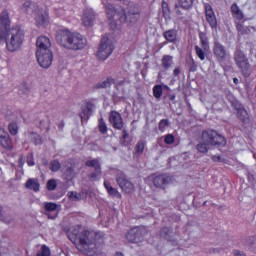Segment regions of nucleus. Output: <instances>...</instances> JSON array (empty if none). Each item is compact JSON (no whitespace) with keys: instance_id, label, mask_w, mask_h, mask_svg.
Instances as JSON below:
<instances>
[{"instance_id":"obj_1","label":"nucleus","mask_w":256,"mask_h":256,"mask_svg":"<svg viewBox=\"0 0 256 256\" xmlns=\"http://www.w3.org/2000/svg\"><path fill=\"white\" fill-rule=\"evenodd\" d=\"M68 238L74 243L80 253L88 256L97 255L99 253L98 241H103L101 234L87 230L80 232L79 226L70 227Z\"/></svg>"},{"instance_id":"obj_2","label":"nucleus","mask_w":256,"mask_h":256,"mask_svg":"<svg viewBox=\"0 0 256 256\" xmlns=\"http://www.w3.org/2000/svg\"><path fill=\"white\" fill-rule=\"evenodd\" d=\"M106 13L112 29H117V21H119V23H127V25H135L141 17L139 7L135 4H131L128 7V12H126L122 7L115 9L112 4H107Z\"/></svg>"},{"instance_id":"obj_3","label":"nucleus","mask_w":256,"mask_h":256,"mask_svg":"<svg viewBox=\"0 0 256 256\" xmlns=\"http://www.w3.org/2000/svg\"><path fill=\"white\" fill-rule=\"evenodd\" d=\"M227 139L219 132L213 129L203 130L200 134L196 149L199 153H209L211 147H225Z\"/></svg>"},{"instance_id":"obj_4","label":"nucleus","mask_w":256,"mask_h":256,"mask_svg":"<svg viewBox=\"0 0 256 256\" xmlns=\"http://www.w3.org/2000/svg\"><path fill=\"white\" fill-rule=\"evenodd\" d=\"M56 41L61 47L72 51H79L87 47V38L81 34H75L68 29H60L56 32Z\"/></svg>"},{"instance_id":"obj_5","label":"nucleus","mask_w":256,"mask_h":256,"mask_svg":"<svg viewBox=\"0 0 256 256\" xmlns=\"http://www.w3.org/2000/svg\"><path fill=\"white\" fill-rule=\"evenodd\" d=\"M25 38V34L21 28H10L8 35L6 36V47L8 51L11 53L15 51H19L21 49V45H23V39Z\"/></svg>"},{"instance_id":"obj_6","label":"nucleus","mask_w":256,"mask_h":256,"mask_svg":"<svg viewBox=\"0 0 256 256\" xmlns=\"http://www.w3.org/2000/svg\"><path fill=\"white\" fill-rule=\"evenodd\" d=\"M234 61L244 77L251 75V64H249V59L244 51L236 50L234 53Z\"/></svg>"},{"instance_id":"obj_7","label":"nucleus","mask_w":256,"mask_h":256,"mask_svg":"<svg viewBox=\"0 0 256 256\" xmlns=\"http://www.w3.org/2000/svg\"><path fill=\"white\" fill-rule=\"evenodd\" d=\"M115 47L113 46V42L110 41L107 37H102L98 51L96 52V57L99 61H105L109 59L110 55L113 53Z\"/></svg>"},{"instance_id":"obj_8","label":"nucleus","mask_w":256,"mask_h":256,"mask_svg":"<svg viewBox=\"0 0 256 256\" xmlns=\"http://www.w3.org/2000/svg\"><path fill=\"white\" fill-rule=\"evenodd\" d=\"M213 55L217 63L220 64L225 63V61L229 59V51H227V48L218 41L214 42Z\"/></svg>"},{"instance_id":"obj_9","label":"nucleus","mask_w":256,"mask_h":256,"mask_svg":"<svg viewBox=\"0 0 256 256\" xmlns=\"http://www.w3.org/2000/svg\"><path fill=\"white\" fill-rule=\"evenodd\" d=\"M37 61L43 69H49L53 63V51L36 52Z\"/></svg>"},{"instance_id":"obj_10","label":"nucleus","mask_w":256,"mask_h":256,"mask_svg":"<svg viewBox=\"0 0 256 256\" xmlns=\"http://www.w3.org/2000/svg\"><path fill=\"white\" fill-rule=\"evenodd\" d=\"M145 237V230L143 228H133L126 233L125 239L128 243H142Z\"/></svg>"},{"instance_id":"obj_11","label":"nucleus","mask_w":256,"mask_h":256,"mask_svg":"<svg viewBox=\"0 0 256 256\" xmlns=\"http://www.w3.org/2000/svg\"><path fill=\"white\" fill-rule=\"evenodd\" d=\"M10 25L9 15L2 13L0 16V39H5L9 35V31H11V28H9Z\"/></svg>"},{"instance_id":"obj_12","label":"nucleus","mask_w":256,"mask_h":256,"mask_svg":"<svg viewBox=\"0 0 256 256\" xmlns=\"http://www.w3.org/2000/svg\"><path fill=\"white\" fill-rule=\"evenodd\" d=\"M109 123L112 125L114 129L121 131L123 127H125V123L123 122V117H121V113L117 111H111L109 115Z\"/></svg>"},{"instance_id":"obj_13","label":"nucleus","mask_w":256,"mask_h":256,"mask_svg":"<svg viewBox=\"0 0 256 256\" xmlns=\"http://www.w3.org/2000/svg\"><path fill=\"white\" fill-rule=\"evenodd\" d=\"M59 205L55 202H46L44 203V215L48 217V219H57V215H59Z\"/></svg>"},{"instance_id":"obj_14","label":"nucleus","mask_w":256,"mask_h":256,"mask_svg":"<svg viewBox=\"0 0 256 256\" xmlns=\"http://www.w3.org/2000/svg\"><path fill=\"white\" fill-rule=\"evenodd\" d=\"M116 183L124 191V193H133L135 191V185L131 181L127 180L124 175H120L116 178Z\"/></svg>"},{"instance_id":"obj_15","label":"nucleus","mask_w":256,"mask_h":256,"mask_svg":"<svg viewBox=\"0 0 256 256\" xmlns=\"http://www.w3.org/2000/svg\"><path fill=\"white\" fill-rule=\"evenodd\" d=\"M36 53L51 51V40L47 36H40L36 41Z\"/></svg>"},{"instance_id":"obj_16","label":"nucleus","mask_w":256,"mask_h":256,"mask_svg":"<svg viewBox=\"0 0 256 256\" xmlns=\"http://www.w3.org/2000/svg\"><path fill=\"white\" fill-rule=\"evenodd\" d=\"M160 237L161 239H165V241H169L170 243L177 242V233L173 231V227H163L160 229Z\"/></svg>"},{"instance_id":"obj_17","label":"nucleus","mask_w":256,"mask_h":256,"mask_svg":"<svg viewBox=\"0 0 256 256\" xmlns=\"http://www.w3.org/2000/svg\"><path fill=\"white\" fill-rule=\"evenodd\" d=\"M0 145L9 151L13 149V140L11 136H9V133L3 128H0Z\"/></svg>"},{"instance_id":"obj_18","label":"nucleus","mask_w":256,"mask_h":256,"mask_svg":"<svg viewBox=\"0 0 256 256\" xmlns=\"http://www.w3.org/2000/svg\"><path fill=\"white\" fill-rule=\"evenodd\" d=\"M171 183V177L163 174L153 178V185L158 189H165L166 185Z\"/></svg>"},{"instance_id":"obj_19","label":"nucleus","mask_w":256,"mask_h":256,"mask_svg":"<svg viewBox=\"0 0 256 256\" xmlns=\"http://www.w3.org/2000/svg\"><path fill=\"white\" fill-rule=\"evenodd\" d=\"M95 21V12L93 9H86L84 10L82 16V23L85 27H92Z\"/></svg>"},{"instance_id":"obj_20","label":"nucleus","mask_w":256,"mask_h":256,"mask_svg":"<svg viewBox=\"0 0 256 256\" xmlns=\"http://www.w3.org/2000/svg\"><path fill=\"white\" fill-rule=\"evenodd\" d=\"M237 111V117L243 125H249L251 119L249 118V113H247V110L243 108V106H239L236 108Z\"/></svg>"},{"instance_id":"obj_21","label":"nucleus","mask_w":256,"mask_h":256,"mask_svg":"<svg viewBox=\"0 0 256 256\" xmlns=\"http://www.w3.org/2000/svg\"><path fill=\"white\" fill-rule=\"evenodd\" d=\"M163 37L168 43H173V45H177V42L179 41L177 39V29H170L164 31Z\"/></svg>"},{"instance_id":"obj_22","label":"nucleus","mask_w":256,"mask_h":256,"mask_svg":"<svg viewBox=\"0 0 256 256\" xmlns=\"http://www.w3.org/2000/svg\"><path fill=\"white\" fill-rule=\"evenodd\" d=\"M91 115H93V104L89 103L82 107V112L80 113L82 123L84 121H89V117H91Z\"/></svg>"},{"instance_id":"obj_23","label":"nucleus","mask_w":256,"mask_h":256,"mask_svg":"<svg viewBox=\"0 0 256 256\" xmlns=\"http://www.w3.org/2000/svg\"><path fill=\"white\" fill-rule=\"evenodd\" d=\"M40 187L41 184L37 178H29L25 183V188L34 191L35 193L39 192Z\"/></svg>"},{"instance_id":"obj_24","label":"nucleus","mask_w":256,"mask_h":256,"mask_svg":"<svg viewBox=\"0 0 256 256\" xmlns=\"http://www.w3.org/2000/svg\"><path fill=\"white\" fill-rule=\"evenodd\" d=\"M26 136L31 141V143H34V145H42L43 143V137L37 132H28L26 133Z\"/></svg>"},{"instance_id":"obj_25","label":"nucleus","mask_w":256,"mask_h":256,"mask_svg":"<svg viewBox=\"0 0 256 256\" xmlns=\"http://www.w3.org/2000/svg\"><path fill=\"white\" fill-rule=\"evenodd\" d=\"M111 85H115V79L108 77L106 80L94 85V89H109Z\"/></svg>"},{"instance_id":"obj_26","label":"nucleus","mask_w":256,"mask_h":256,"mask_svg":"<svg viewBox=\"0 0 256 256\" xmlns=\"http://www.w3.org/2000/svg\"><path fill=\"white\" fill-rule=\"evenodd\" d=\"M36 25L38 27H43L49 21V16L47 14L38 13L35 17Z\"/></svg>"},{"instance_id":"obj_27","label":"nucleus","mask_w":256,"mask_h":256,"mask_svg":"<svg viewBox=\"0 0 256 256\" xmlns=\"http://www.w3.org/2000/svg\"><path fill=\"white\" fill-rule=\"evenodd\" d=\"M104 187L110 195H112L113 197H117V199H121V193H119L117 189L111 186V183L109 181L104 182Z\"/></svg>"},{"instance_id":"obj_28","label":"nucleus","mask_w":256,"mask_h":256,"mask_svg":"<svg viewBox=\"0 0 256 256\" xmlns=\"http://www.w3.org/2000/svg\"><path fill=\"white\" fill-rule=\"evenodd\" d=\"M30 93L31 89L29 88V84H27V82L20 84V88L18 90L20 97H29Z\"/></svg>"},{"instance_id":"obj_29","label":"nucleus","mask_w":256,"mask_h":256,"mask_svg":"<svg viewBox=\"0 0 256 256\" xmlns=\"http://www.w3.org/2000/svg\"><path fill=\"white\" fill-rule=\"evenodd\" d=\"M231 11H232L233 17L238 21H242V19L245 18V16L243 15V12L241 11V9H239V6H237V4H233L231 6Z\"/></svg>"},{"instance_id":"obj_30","label":"nucleus","mask_w":256,"mask_h":256,"mask_svg":"<svg viewBox=\"0 0 256 256\" xmlns=\"http://www.w3.org/2000/svg\"><path fill=\"white\" fill-rule=\"evenodd\" d=\"M162 67L165 71L171 69L173 67V56L165 55L162 58Z\"/></svg>"},{"instance_id":"obj_31","label":"nucleus","mask_w":256,"mask_h":256,"mask_svg":"<svg viewBox=\"0 0 256 256\" xmlns=\"http://www.w3.org/2000/svg\"><path fill=\"white\" fill-rule=\"evenodd\" d=\"M0 221H3V223H7V225L13 222V216L9 213H4L3 206H0Z\"/></svg>"},{"instance_id":"obj_32","label":"nucleus","mask_w":256,"mask_h":256,"mask_svg":"<svg viewBox=\"0 0 256 256\" xmlns=\"http://www.w3.org/2000/svg\"><path fill=\"white\" fill-rule=\"evenodd\" d=\"M144 151H145V141L140 140L137 142L135 146L134 155H136V157H140V155H143Z\"/></svg>"},{"instance_id":"obj_33","label":"nucleus","mask_w":256,"mask_h":256,"mask_svg":"<svg viewBox=\"0 0 256 256\" xmlns=\"http://www.w3.org/2000/svg\"><path fill=\"white\" fill-rule=\"evenodd\" d=\"M199 38H200L201 45H202L204 51H209V40L207 39V34L201 32L199 34Z\"/></svg>"},{"instance_id":"obj_34","label":"nucleus","mask_w":256,"mask_h":256,"mask_svg":"<svg viewBox=\"0 0 256 256\" xmlns=\"http://www.w3.org/2000/svg\"><path fill=\"white\" fill-rule=\"evenodd\" d=\"M162 13L165 19H171V9L169 8V4L167 2H162Z\"/></svg>"},{"instance_id":"obj_35","label":"nucleus","mask_w":256,"mask_h":256,"mask_svg":"<svg viewBox=\"0 0 256 256\" xmlns=\"http://www.w3.org/2000/svg\"><path fill=\"white\" fill-rule=\"evenodd\" d=\"M49 169L52 173H57L61 169V162L59 160H52L49 164Z\"/></svg>"},{"instance_id":"obj_36","label":"nucleus","mask_w":256,"mask_h":256,"mask_svg":"<svg viewBox=\"0 0 256 256\" xmlns=\"http://www.w3.org/2000/svg\"><path fill=\"white\" fill-rule=\"evenodd\" d=\"M86 167H93L94 170L101 169V164L99 163V160L93 159V160H87L85 162Z\"/></svg>"},{"instance_id":"obj_37","label":"nucleus","mask_w":256,"mask_h":256,"mask_svg":"<svg viewBox=\"0 0 256 256\" xmlns=\"http://www.w3.org/2000/svg\"><path fill=\"white\" fill-rule=\"evenodd\" d=\"M39 128L42 130H45L46 133H49V131L51 129V120H48V121L40 120Z\"/></svg>"},{"instance_id":"obj_38","label":"nucleus","mask_w":256,"mask_h":256,"mask_svg":"<svg viewBox=\"0 0 256 256\" xmlns=\"http://www.w3.org/2000/svg\"><path fill=\"white\" fill-rule=\"evenodd\" d=\"M153 95L155 99H161V96L163 95V87L161 85L154 86Z\"/></svg>"},{"instance_id":"obj_39","label":"nucleus","mask_w":256,"mask_h":256,"mask_svg":"<svg viewBox=\"0 0 256 256\" xmlns=\"http://www.w3.org/2000/svg\"><path fill=\"white\" fill-rule=\"evenodd\" d=\"M179 5L187 11L193 7V0H179Z\"/></svg>"},{"instance_id":"obj_40","label":"nucleus","mask_w":256,"mask_h":256,"mask_svg":"<svg viewBox=\"0 0 256 256\" xmlns=\"http://www.w3.org/2000/svg\"><path fill=\"white\" fill-rule=\"evenodd\" d=\"M204 9H205L206 18L215 17V11H213V7L211 6V4L206 3L204 5Z\"/></svg>"},{"instance_id":"obj_41","label":"nucleus","mask_w":256,"mask_h":256,"mask_svg":"<svg viewBox=\"0 0 256 256\" xmlns=\"http://www.w3.org/2000/svg\"><path fill=\"white\" fill-rule=\"evenodd\" d=\"M236 29L240 35H248V33L251 31L249 28L243 26L241 23L236 24Z\"/></svg>"},{"instance_id":"obj_42","label":"nucleus","mask_w":256,"mask_h":256,"mask_svg":"<svg viewBox=\"0 0 256 256\" xmlns=\"http://www.w3.org/2000/svg\"><path fill=\"white\" fill-rule=\"evenodd\" d=\"M46 187L48 191H55L57 189V180L56 179L48 180Z\"/></svg>"},{"instance_id":"obj_43","label":"nucleus","mask_w":256,"mask_h":256,"mask_svg":"<svg viewBox=\"0 0 256 256\" xmlns=\"http://www.w3.org/2000/svg\"><path fill=\"white\" fill-rule=\"evenodd\" d=\"M99 177H101V168L94 170V172L89 175L90 181H99Z\"/></svg>"},{"instance_id":"obj_44","label":"nucleus","mask_w":256,"mask_h":256,"mask_svg":"<svg viewBox=\"0 0 256 256\" xmlns=\"http://www.w3.org/2000/svg\"><path fill=\"white\" fill-rule=\"evenodd\" d=\"M36 256H51V249L46 245H43L41 251H39Z\"/></svg>"},{"instance_id":"obj_45","label":"nucleus","mask_w":256,"mask_h":256,"mask_svg":"<svg viewBox=\"0 0 256 256\" xmlns=\"http://www.w3.org/2000/svg\"><path fill=\"white\" fill-rule=\"evenodd\" d=\"M195 52L200 61H205V50L199 46H195Z\"/></svg>"},{"instance_id":"obj_46","label":"nucleus","mask_w":256,"mask_h":256,"mask_svg":"<svg viewBox=\"0 0 256 256\" xmlns=\"http://www.w3.org/2000/svg\"><path fill=\"white\" fill-rule=\"evenodd\" d=\"M207 23H209L210 27H212V29L217 28V17L216 16H210L208 18H206Z\"/></svg>"},{"instance_id":"obj_47","label":"nucleus","mask_w":256,"mask_h":256,"mask_svg":"<svg viewBox=\"0 0 256 256\" xmlns=\"http://www.w3.org/2000/svg\"><path fill=\"white\" fill-rule=\"evenodd\" d=\"M99 130L103 135L107 133V124L105 123V120L103 118L99 119Z\"/></svg>"},{"instance_id":"obj_48","label":"nucleus","mask_w":256,"mask_h":256,"mask_svg":"<svg viewBox=\"0 0 256 256\" xmlns=\"http://www.w3.org/2000/svg\"><path fill=\"white\" fill-rule=\"evenodd\" d=\"M9 132L11 133V135H17L19 129L17 127V123L12 122L9 124L8 126Z\"/></svg>"},{"instance_id":"obj_49","label":"nucleus","mask_w":256,"mask_h":256,"mask_svg":"<svg viewBox=\"0 0 256 256\" xmlns=\"http://www.w3.org/2000/svg\"><path fill=\"white\" fill-rule=\"evenodd\" d=\"M167 127H169V121L167 119H162L158 125L159 131L163 132L165 129H167Z\"/></svg>"},{"instance_id":"obj_50","label":"nucleus","mask_w":256,"mask_h":256,"mask_svg":"<svg viewBox=\"0 0 256 256\" xmlns=\"http://www.w3.org/2000/svg\"><path fill=\"white\" fill-rule=\"evenodd\" d=\"M164 143H166V145H173V143H175V136H173V134H167L164 138Z\"/></svg>"},{"instance_id":"obj_51","label":"nucleus","mask_w":256,"mask_h":256,"mask_svg":"<svg viewBox=\"0 0 256 256\" xmlns=\"http://www.w3.org/2000/svg\"><path fill=\"white\" fill-rule=\"evenodd\" d=\"M68 197H69V199H71V201H80L81 194H79L77 192H69Z\"/></svg>"},{"instance_id":"obj_52","label":"nucleus","mask_w":256,"mask_h":256,"mask_svg":"<svg viewBox=\"0 0 256 256\" xmlns=\"http://www.w3.org/2000/svg\"><path fill=\"white\" fill-rule=\"evenodd\" d=\"M24 7L26 9V11H31V9H35V3L31 2V1H26L24 3Z\"/></svg>"},{"instance_id":"obj_53","label":"nucleus","mask_w":256,"mask_h":256,"mask_svg":"<svg viewBox=\"0 0 256 256\" xmlns=\"http://www.w3.org/2000/svg\"><path fill=\"white\" fill-rule=\"evenodd\" d=\"M190 71H197V64H195L194 60H190Z\"/></svg>"},{"instance_id":"obj_54","label":"nucleus","mask_w":256,"mask_h":256,"mask_svg":"<svg viewBox=\"0 0 256 256\" xmlns=\"http://www.w3.org/2000/svg\"><path fill=\"white\" fill-rule=\"evenodd\" d=\"M27 164L30 167H33V165H35V161L33 160V155H31L30 157L27 158Z\"/></svg>"},{"instance_id":"obj_55","label":"nucleus","mask_w":256,"mask_h":256,"mask_svg":"<svg viewBox=\"0 0 256 256\" xmlns=\"http://www.w3.org/2000/svg\"><path fill=\"white\" fill-rule=\"evenodd\" d=\"M180 73H181V68L178 66L174 69L173 75L174 77H179Z\"/></svg>"},{"instance_id":"obj_56","label":"nucleus","mask_w":256,"mask_h":256,"mask_svg":"<svg viewBox=\"0 0 256 256\" xmlns=\"http://www.w3.org/2000/svg\"><path fill=\"white\" fill-rule=\"evenodd\" d=\"M248 181L249 183H255V176H253L251 173H248Z\"/></svg>"},{"instance_id":"obj_57","label":"nucleus","mask_w":256,"mask_h":256,"mask_svg":"<svg viewBox=\"0 0 256 256\" xmlns=\"http://www.w3.org/2000/svg\"><path fill=\"white\" fill-rule=\"evenodd\" d=\"M129 137V132H127V130H123L122 132V139H127Z\"/></svg>"},{"instance_id":"obj_58","label":"nucleus","mask_w":256,"mask_h":256,"mask_svg":"<svg viewBox=\"0 0 256 256\" xmlns=\"http://www.w3.org/2000/svg\"><path fill=\"white\" fill-rule=\"evenodd\" d=\"M66 173H68V175H73V168L72 167L67 168Z\"/></svg>"},{"instance_id":"obj_59","label":"nucleus","mask_w":256,"mask_h":256,"mask_svg":"<svg viewBox=\"0 0 256 256\" xmlns=\"http://www.w3.org/2000/svg\"><path fill=\"white\" fill-rule=\"evenodd\" d=\"M176 14L177 15H182L181 10H179V6L176 5Z\"/></svg>"},{"instance_id":"obj_60","label":"nucleus","mask_w":256,"mask_h":256,"mask_svg":"<svg viewBox=\"0 0 256 256\" xmlns=\"http://www.w3.org/2000/svg\"><path fill=\"white\" fill-rule=\"evenodd\" d=\"M137 37V32L133 33V37L130 38V41H133V39H135Z\"/></svg>"},{"instance_id":"obj_61","label":"nucleus","mask_w":256,"mask_h":256,"mask_svg":"<svg viewBox=\"0 0 256 256\" xmlns=\"http://www.w3.org/2000/svg\"><path fill=\"white\" fill-rule=\"evenodd\" d=\"M115 256H124L121 252H116Z\"/></svg>"},{"instance_id":"obj_62","label":"nucleus","mask_w":256,"mask_h":256,"mask_svg":"<svg viewBox=\"0 0 256 256\" xmlns=\"http://www.w3.org/2000/svg\"><path fill=\"white\" fill-rule=\"evenodd\" d=\"M43 163H44V165H48L49 164V162L46 159L43 160Z\"/></svg>"},{"instance_id":"obj_63","label":"nucleus","mask_w":256,"mask_h":256,"mask_svg":"<svg viewBox=\"0 0 256 256\" xmlns=\"http://www.w3.org/2000/svg\"><path fill=\"white\" fill-rule=\"evenodd\" d=\"M248 241H253V237H249V238H248Z\"/></svg>"},{"instance_id":"obj_64","label":"nucleus","mask_w":256,"mask_h":256,"mask_svg":"<svg viewBox=\"0 0 256 256\" xmlns=\"http://www.w3.org/2000/svg\"><path fill=\"white\" fill-rule=\"evenodd\" d=\"M237 81H239L237 78H234V83H237Z\"/></svg>"}]
</instances>
